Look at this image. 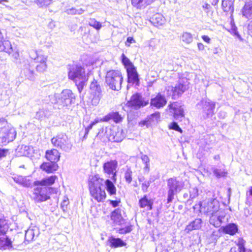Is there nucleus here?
<instances>
[{
	"label": "nucleus",
	"instance_id": "1",
	"mask_svg": "<svg viewBox=\"0 0 252 252\" xmlns=\"http://www.w3.org/2000/svg\"><path fill=\"white\" fill-rule=\"evenodd\" d=\"M105 181L98 175H95L90 178L89 186L90 193L97 202L102 201L106 197L103 188Z\"/></svg>",
	"mask_w": 252,
	"mask_h": 252
},
{
	"label": "nucleus",
	"instance_id": "2",
	"mask_svg": "<svg viewBox=\"0 0 252 252\" xmlns=\"http://www.w3.org/2000/svg\"><path fill=\"white\" fill-rule=\"evenodd\" d=\"M68 76L75 83L79 92L81 93L88 80L85 69L81 65H73L69 68Z\"/></svg>",
	"mask_w": 252,
	"mask_h": 252
},
{
	"label": "nucleus",
	"instance_id": "3",
	"mask_svg": "<svg viewBox=\"0 0 252 252\" xmlns=\"http://www.w3.org/2000/svg\"><path fill=\"white\" fill-rule=\"evenodd\" d=\"M220 206H199L200 211L206 210V213L211 215L210 218V223L216 227L220 226L222 222V219L225 217L226 213L221 209L219 208Z\"/></svg>",
	"mask_w": 252,
	"mask_h": 252
},
{
	"label": "nucleus",
	"instance_id": "4",
	"mask_svg": "<svg viewBox=\"0 0 252 252\" xmlns=\"http://www.w3.org/2000/svg\"><path fill=\"white\" fill-rule=\"evenodd\" d=\"M123 80V77L122 73L118 70H110L106 73L105 83L112 90H120Z\"/></svg>",
	"mask_w": 252,
	"mask_h": 252
},
{
	"label": "nucleus",
	"instance_id": "5",
	"mask_svg": "<svg viewBox=\"0 0 252 252\" xmlns=\"http://www.w3.org/2000/svg\"><path fill=\"white\" fill-rule=\"evenodd\" d=\"M168 188L167 203L172 202L174 195L180 192L184 188V183L176 178H169L167 181Z\"/></svg>",
	"mask_w": 252,
	"mask_h": 252
},
{
	"label": "nucleus",
	"instance_id": "6",
	"mask_svg": "<svg viewBox=\"0 0 252 252\" xmlns=\"http://www.w3.org/2000/svg\"><path fill=\"white\" fill-rule=\"evenodd\" d=\"M51 142L55 147L65 152H69L72 147V144L68 137L64 133H60L53 137L51 139Z\"/></svg>",
	"mask_w": 252,
	"mask_h": 252
},
{
	"label": "nucleus",
	"instance_id": "7",
	"mask_svg": "<svg viewBox=\"0 0 252 252\" xmlns=\"http://www.w3.org/2000/svg\"><path fill=\"white\" fill-rule=\"evenodd\" d=\"M16 136V132L13 127L8 126H4L0 130V146L5 145L13 141Z\"/></svg>",
	"mask_w": 252,
	"mask_h": 252
},
{
	"label": "nucleus",
	"instance_id": "8",
	"mask_svg": "<svg viewBox=\"0 0 252 252\" xmlns=\"http://www.w3.org/2000/svg\"><path fill=\"white\" fill-rule=\"evenodd\" d=\"M90 92L93 97L92 98V103L94 105H97L102 97V90L99 83L95 80L91 83Z\"/></svg>",
	"mask_w": 252,
	"mask_h": 252
},
{
	"label": "nucleus",
	"instance_id": "9",
	"mask_svg": "<svg viewBox=\"0 0 252 252\" xmlns=\"http://www.w3.org/2000/svg\"><path fill=\"white\" fill-rule=\"evenodd\" d=\"M198 108L202 109L203 116L209 118L212 116L215 108V104L209 100L202 99L197 104Z\"/></svg>",
	"mask_w": 252,
	"mask_h": 252
},
{
	"label": "nucleus",
	"instance_id": "10",
	"mask_svg": "<svg viewBox=\"0 0 252 252\" xmlns=\"http://www.w3.org/2000/svg\"><path fill=\"white\" fill-rule=\"evenodd\" d=\"M75 96L70 90L66 89L63 90L59 98L57 103L63 106H68L74 103Z\"/></svg>",
	"mask_w": 252,
	"mask_h": 252
},
{
	"label": "nucleus",
	"instance_id": "11",
	"mask_svg": "<svg viewBox=\"0 0 252 252\" xmlns=\"http://www.w3.org/2000/svg\"><path fill=\"white\" fill-rule=\"evenodd\" d=\"M148 103L149 100L138 93L133 94L130 100L127 102L128 106L133 107L135 109L144 107Z\"/></svg>",
	"mask_w": 252,
	"mask_h": 252
},
{
	"label": "nucleus",
	"instance_id": "12",
	"mask_svg": "<svg viewBox=\"0 0 252 252\" xmlns=\"http://www.w3.org/2000/svg\"><path fill=\"white\" fill-rule=\"evenodd\" d=\"M186 90V86L182 84L179 83L174 87L169 86L166 87V95L167 96H171L173 99H176L180 96Z\"/></svg>",
	"mask_w": 252,
	"mask_h": 252
},
{
	"label": "nucleus",
	"instance_id": "13",
	"mask_svg": "<svg viewBox=\"0 0 252 252\" xmlns=\"http://www.w3.org/2000/svg\"><path fill=\"white\" fill-rule=\"evenodd\" d=\"M118 162L116 160H111L105 162L103 165V169L104 173L109 175H112L111 179L114 183L116 182L117 168Z\"/></svg>",
	"mask_w": 252,
	"mask_h": 252
},
{
	"label": "nucleus",
	"instance_id": "14",
	"mask_svg": "<svg viewBox=\"0 0 252 252\" xmlns=\"http://www.w3.org/2000/svg\"><path fill=\"white\" fill-rule=\"evenodd\" d=\"M168 108L170 113L173 115V117L176 120L181 121L184 117V109L182 106L178 102H174L169 104Z\"/></svg>",
	"mask_w": 252,
	"mask_h": 252
},
{
	"label": "nucleus",
	"instance_id": "15",
	"mask_svg": "<svg viewBox=\"0 0 252 252\" xmlns=\"http://www.w3.org/2000/svg\"><path fill=\"white\" fill-rule=\"evenodd\" d=\"M167 100L165 94L161 93H158L155 97L151 99V106L157 109H160L164 107L167 104Z\"/></svg>",
	"mask_w": 252,
	"mask_h": 252
},
{
	"label": "nucleus",
	"instance_id": "16",
	"mask_svg": "<svg viewBox=\"0 0 252 252\" xmlns=\"http://www.w3.org/2000/svg\"><path fill=\"white\" fill-rule=\"evenodd\" d=\"M111 218L113 226H122L126 223L125 220L122 216L121 210L119 209H116L112 212Z\"/></svg>",
	"mask_w": 252,
	"mask_h": 252
},
{
	"label": "nucleus",
	"instance_id": "17",
	"mask_svg": "<svg viewBox=\"0 0 252 252\" xmlns=\"http://www.w3.org/2000/svg\"><path fill=\"white\" fill-rule=\"evenodd\" d=\"M128 82L129 83H135L138 85L139 82L138 74L137 72L136 69L134 65H130L126 68Z\"/></svg>",
	"mask_w": 252,
	"mask_h": 252
},
{
	"label": "nucleus",
	"instance_id": "18",
	"mask_svg": "<svg viewBox=\"0 0 252 252\" xmlns=\"http://www.w3.org/2000/svg\"><path fill=\"white\" fill-rule=\"evenodd\" d=\"M45 187H37L34 189V192L33 193L34 196L33 197L35 203L40 201H45L47 199V196L45 194L46 190Z\"/></svg>",
	"mask_w": 252,
	"mask_h": 252
},
{
	"label": "nucleus",
	"instance_id": "19",
	"mask_svg": "<svg viewBox=\"0 0 252 252\" xmlns=\"http://www.w3.org/2000/svg\"><path fill=\"white\" fill-rule=\"evenodd\" d=\"M108 245L112 248H116L126 246V243L122 240L121 238H115L111 236L107 241Z\"/></svg>",
	"mask_w": 252,
	"mask_h": 252
},
{
	"label": "nucleus",
	"instance_id": "20",
	"mask_svg": "<svg viewBox=\"0 0 252 252\" xmlns=\"http://www.w3.org/2000/svg\"><path fill=\"white\" fill-rule=\"evenodd\" d=\"M238 230V226L235 223H229L227 225L221 226L219 231L223 232L224 233L228 234L230 235H233L237 232Z\"/></svg>",
	"mask_w": 252,
	"mask_h": 252
},
{
	"label": "nucleus",
	"instance_id": "21",
	"mask_svg": "<svg viewBox=\"0 0 252 252\" xmlns=\"http://www.w3.org/2000/svg\"><path fill=\"white\" fill-rule=\"evenodd\" d=\"M60 154L56 149H53L50 151H47L46 152V158L51 162L57 163L60 159Z\"/></svg>",
	"mask_w": 252,
	"mask_h": 252
},
{
	"label": "nucleus",
	"instance_id": "22",
	"mask_svg": "<svg viewBox=\"0 0 252 252\" xmlns=\"http://www.w3.org/2000/svg\"><path fill=\"white\" fill-rule=\"evenodd\" d=\"M160 117V114L159 112H156L151 114L149 118L145 120L142 121L139 123V126L142 127L146 126L148 127L151 124V122L157 121Z\"/></svg>",
	"mask_w": 252,
	"mask_h": 252
},
{
	"label": "nucleus",
	"instance_id": "23",
	"mask_svg": "<svg viewBox=\"0 0 252 252\" xmlns=\"http://www.w3.org/2000/svg\"><path fill=\"white\" fill-rule=\"evenodd\" d=\"M13 180L15 182L22 185L24 187H30L32 184V179L30 176H17L13 177Z\"/></svg>",
	"mask_w": 252,
	"mask_h": 252
},
{
	"label": "nucleus",
	"instance_id": "24",
	"mask_svg": "<svg viewBox=\"0 0 252 252\" xmlns=\"http://www.w3.org/2000/svg\"><path fill=\"white\" fill-rule=\"evenodd\" d=\"M201 223L202 220L200 219H196L186 226L185 231L189 233L193 230L199 229L201 227Z\"/></svg>",
	"mask_w": 252,
	"mask_h": 252
},
{
	"label": "nucleus",
	"instance_id": "25",
	"mask_svg": "<svg viewBox=\"0 0 252 252\" xmlns=\"http://www.w3.org/2000/svg\"><path fill=\"white\" fill-rule=\"evenodd\" d=\"M0 249L6 250L12 247V242L5 235V234L0 235Z\"/></svg>",
	"mask_w": 252,
	"mask_h": 252
},
{
	"label": "nucleus",
	"instance_id": "26",
	"mask_svg": "<svg viewBox=\"0 0 252 252\" xmlns=\"http://www.w3.org/2000/svg\"><path fill=\"white\" fill-rule=\"evenodd\" d=\"M56 179V176H51L49 177H47L43 179L41 181H37L34 182V186H49L53 184L55 182V179Z\"/></svg>",
	"mask_w": 252,
	"mask_h": 252
},
{
	"label": "nucleus",
	"instance_id": "27",
	"mask_svg": "<svg viewBox=\"0 0 252 252\" xmlns=\"http://www.w3.org/2000/svg\"><path fill=\"white\" fill-rule=\"evenodd\" d=\"M243 16L249 19H252V1L246 2L242 9Z\"/></svg>",
	"mask_w": 252,
	"mask_h": 252
},
{
	"label": "nucleus",
	"instance_id": "28",
	"mask_svg": "<svg viewBox=\"0 0 252 252\" xmlns=\"http://www.w3.org/2000/svg\"><path fill=\"white\" fill-rule=\"evenodd\" d=\"M155 0H131L132 5L137 8H143L151 4Z\"/></svg>",
	"mask_w": 252,
	"mask_h": 252
},
{
	"label": "nucleus",
	"instance_id": "29",
	"mask_svg": "<svg viewBox=\"0 0 252 252\" xmlns=\"http://www.w3.org/2000/svg\"><path fill=\"white\" fill-rule=\"evenodd\" d=\"M214 175L217 179L226 177L228 174L226 170L223 168H218L216 167L213 166L211 169Z\"/></svg>",
	"mask_w": 252,
	"mask_h": 252
},
{
	"label": "nucleus",
	"instance_id": "30",
	"mask_svg": "<svg viewBox=\"0 0 252 252\" xmlns=\"http://www.w3.org/2000/svg\"><path fill=\"white\" fill-rule=\"evenodd\" d=\"M58 164L56 163L45 162L40 165V168L47 173H52L57 170Z\"/></svg>",
	"mask_w": 252,
	"mask_h": 252
},
{
	"label": "nucleus",
	"instance_id": "31",
	"mask_svg": "<svg viewBox=\"0 0 252 252\" xmlns=\"http://www.w3.org/2000/svg\"><path fill=\"white\" fill-rule=\"evenodd\" d=\"M233 0H223L221 6L224 12H230L232 14L234 11Z\"/></svg>",
	"mask_w": 252,
	"mask_h": 252
},
{
	"label": "nucleus",
	"instance_id": "32",
	"mask_svg": "<svg viewBox=\"0 0 252 252\" xmlns=\"http://www.w3.org/2000/svg\"><path fill=\"white\" fill-rule=\"evenodd\" d=\"M165 19L163 16L159 13L154 15L151 18V22L155 26H161L164 23Z\"/></svg>",
	"mask_w": 252,
	"mask_h": 252
},
{
	"label": "nucleus",
	"instance_id": "33",
	"mask_svg": "<svg viewBox=\"0 0 252 252\" xmlns=\"http://www.w3.org/2000/svg\"><path fill=\"white\" fill-rule=\"evenodd\" d=\"M114 183L113 181L112 182L109 179H107L104 182L105 189L111 195H115L116 193V188L114 184Z\"/></svg>",
	"mask_w": 252,
	"mask_h": 252
},
{
	"label": "nucleus",
	"instance_id": "34",
	"mask_svg": "<svg viewBox=\"0 0 252 252\" xmlns=\"http://www.w3.org/2000/svg\"><path fill=\"white\" fill-rule=\"evenodd\" d=\"M122 118L118 112L110 113L104 117L103 121L108 122L110 120H113L116 123H118L121 121Z\"/></svg>",
	"mask_w": 252,
	"mask_h": 252
},
{
	"label": "nucleus",
	"instance_id": "35",
	"mask_svg": "<svg viewBox=\"0 0 252 252\" xmlns=\"http://www.w3.org/2000/svg\"><path fill=\"white\" fill-rule=\"evenodd\" d=\"M8 228L7 222L3 215L0 214V235L5 234Z\"/></svg>",
	"mask_w": 252,
	"mask_h": 252
},
{
	"label": "nucleus",
	"instance_id": "36",
	"mask_svg": "<svg viewBox=\"0 0 252 252\" xmlns=\"http://www.w3.org/2000/svg\"><path fill=\"white\" fill-rule=\"evenodd\" d=\"M123 137L121 131H118L115 132L113 131V134L110 135L109 140L115 142H120L122 141Z\"/></svg>",
	"mask_w": 252,
	"mask_h": 252
},
{
	"label": "nucleus",
	"instance_id": "37",
	"mask_svg": "<svg viewBox=\"0 0 252 252\" xmlns=\"http://www.w3.org/2000/svg\"><path fill=\"white\" fill-rule=\"evenodd\" d=\"M35 53L36 56L34 58L35 63H46L47 57L43 55L41 51H36Z\"/></svg>",
	"mask_w": 252,
	"mask_h": 252
},
{
	"label": "nucleus",
	"instance_id": "38",
	"mask_svg": "<svg viewBox=\"0 0 252 252\" xmlns=\"http://www.w3.org/2000/svg\"><path fill=\"white\" fill-rule=\"evenodd\" d=\"M181 39L185 43L189 44L193 41V37L190 33L184 32L181 36Z\"/></svg>",
	"mask_w": 252,
	"mask_h": 252
},
{
	"label": "nucleus",
	"instance_id": "39",
	"mask_svg": "<svg viewBox=\"0 0 252 252\" xmlns=\"http://www.w3.org/2000/svg\"><path fill=\"white\" fill-rule=\"evenodd\" d=\"M132 225L129 224L125 226L124 227H121L120 228H114V229L116 231V232L119 233V234H125L128 233L132 231Z\"/></svg>",
	"mask_w": 252,
	"mask_h": 252
},
{
	"label": "nucleus",
	"instance_id": "40",
	"mask_svg": "<svg viewBox=\"0 0 252 252\" xmlns=\"http://www.w3.org/2000/svg\"><path fill=\"white\" fill-rule=\"evenodd\" d=\"M141 159L142 162L145 164V166L143 168L144 170L147 172H149L150 170V159L149 157L147 155L142 154Z\"/></svg>",
	"mask_w": 252,
	"mask_h": 252
},
{
	"label": "nucleus",
	"instance_id": "41",
	"mask_svg": "<svg viewBox=\"0 0 252 252\" xmlns=\"http://www.w3.org/2000/svg\"><path fill=\"white\" fill-rule=\"evenodd\" d=\"M88 24L90 26L93 27L97 31L99 30L102 27L101 24L94 18H90L89 20Z\"/></svg>",
	"mask_w": 252,
	"mask_h": 252
},
{
	"label": "nucleus",
	"instance_id": "42",
	"mask_svg": "<svg viewBox=\"0 0 252 252\" xmlns=\"http://www.w3.org/2000/svg\"><path fill=\"white\" fill-rule=\"evenodd\" d=\"M3 48H1L4 52L8 53L9 54H12L14 51V49L12 48L11 44L8 41H4L2 43Z\"/></svg>",
	"mask_w": 252,
	"mask_h": 252
},
{
	"label": "nucleus",
	"instance_id": "43",
	"mask_svg": "<svg viewBox=\"0 0 252 252\" xmlns=\"http://www.w3.org/2000/svg\"><path fill=\"white\" fill-rule=\"evenodd\" d=\"M99 122V120L98 118L95 119L94 121L91 123V124L85 128V133L84 135V137H85L88 135L90 130H91L93 126L96 125L97 123H98Z\"/></svg>",
	"mask_w": 252,
	"mask_h": 252
},
{
	"label": "nucleus",
	"instance_id": "44",
	"mask_svg": "<svg viewBox=\"0 0 252 252\" xmlns=\"http://www.w3.org/2000/svg\"><path fill=\"white\" fill-rule=\"evenodd\" d=\"M36 70L40 73L44 72L47 68L46 63H38L35 66Z\"/></svg>",
	"mask_w": 252,
	"mask_h": 252
},
{
	"label": "nucleus",
	"instance_id": "45",
	"mask_svg": "<svg viewBox=\"0 0 252 252\" xmlns=\"http://www.w3.org/2000/svg\"><path fill=\"white\" fill-rule=\"evenodd\" d=\"M121 57L122 63L126 66V68L128 67H130V65H133V64L130 62V60L124 54L122 55Z\"/></svg>",
	"mask_w": 252,
	"mask_h": 252
},
{
	"label": "nucleus",
	"instance_id": "46",
	"mask_svg": "<svg viewBox=\"0 0 252 252\" xmlns=\"http://www.w3.org/2000/svg\"><path fill=\"white\" fill-rule=\"evenodd\" d=\"M132 173L131 170L129 169L125 173V178L128 184H130L132 181Z\"/></svg>",
	"mask_w": 252,
	"mask_h": 252
},
{
	"label": "nucleus",
	"instance_id": "47",
	"mask_svg": "<svg viewBox=\"0 0 252 252\" xmlns=\"http://www.w3.org/2000/svg\"><path fill=\"white\" fill-rule=\"evenodd\" d=\"M153 203L151 200L149 199L146 195L139 200V205H152Z\"/></svg>",
	"mask_w": 252,
	"mask_h": 252
},
{
	"label": "nucleus",
	"instance_id": "48",
	"mask_svg": "<svg viewBox=\"0 0 252 252\" xmlns=\"http://www.w3.org/2000/svg\"><path fill=\"white\" fill-rule=\"evenodd\" d=\"M52 0H35V2L39 6H47L49 5Z\"/></svg>",
	"mask_w": 252,
	"mask_h": 252
},
{
	"label": "nucleus",
	"instance_id": "49",
	"mask_svg": "<svg viewBox=\"0 0 252 252\" xmlns=\"http://www.w3.org/2000/svg\"><path fill=\"white\" fill-rule=\"evenodd\" d=\"M169 128L170 129L175 130L176 131H179L180 133H182L183 130L180 127L179 125L176 122H173L169 125Z\"/></svg>",
	"mask_w": 252,
	"mask_h": 252
},
{
	"label": "nucleus",
	"instance_id": "50",
	"mask_svg": "<svg viewBox=\"0 0 252 252\" xmlns=\"http://www.w3.org/2000/svg\"><path fill=\"white\" fill-rule=\"evenodd\" d=\"M151 183V181H145L144 183L142 184V190L144 192L147 191V189L148 187H149L150 184Z\"/></svg>",
	"mask_w": 252,
	"mask_h": 252
},
{
	"label": "nucleus",
	"instance_id": "51",
	"mask_svg": "<svg viewBox=\"0 0 252 252\" xmlns=\"http://www.w3.org/2000/svg\"><path fill=\"white\" fill-rule=\"evenodd\" d=\"M245 241L242 238H239L237 242V245L239 247V250L245 247Z\"/></svg>",
	"mask_w": 252,
	"mask_h": 252
},
{
	"label": "nucleus",
	"instance_id": "52",
	"mask_svg": "<svg viewBox=\"0 0 252 252\" xmlns=\"http://www.w3.org/2000/svg\"><path fill=\"white\" fill-rule=\"evenodd\" d=\"M65 12L69 15H76L77 14V9L72 7L71 8L66 9Z\"/></svg>",
	"mask_w": 252,
	"mask_h": 252
},
{
	"label": "nucleus",
	"instance_id": "53",
	"mask_svg": "<svg viewBox=\"0 0 252 252\" xmlns=\"http://www.w3.org/2000/svg\"><path fill=\"white\" fill-rule=\"evenodd\" d=\"M190 197L194 198L198 195V189L196 188H192L190 191Z\"/></svg>",
	"mask_w": 252,
	"mask_h": 252
},
{
	"label": "nucleus",
	"instance_id": "54",
	"mask_svg": "<svg viewBox=\"0 0 252 252\" xmlns=\"http://www.w3.org/2000/svg\"><path fill=\"white\" fill-rule=\"evenodd\" d=\"M12 57L15 60H17L19 57V54L16 48L14 49V51L12 52Z\"/></svg>",
	"mask_w": 252,
	"mask_h": 252
},
{
	"label": "nucleus",
	"instance_id": "55",
	"mask_svg": "<svg viewBox=\"0 0 252 252\" xmlns=\"http://www.w3.org/2000/svg\"><path fill=\"white\" fill-rule=\"evenodd\" d=\"M8 150L0 148V158L5 157L7 154Z\"/></svg>",
	"mask_w": 252,
	"mask_h": 252
},
{
	"label": "nucleus",
	"instance_id": "56",
	"mask_svg": "<svg viewBox=\"0 0 252 252\" xmlns=\"http://www.w3.org/2000/svg\"><path fill=\"white\" fill-rule=\"evenodd\" d=\"M232 32L235 35H236L238 38L240 39L241 36L237 31V28L235 26L232 27L231 29Z\"/></svg>",
	"mask_w": 252,
	"mask_h": 252
},
{
	"label": "nucleus",
	"instance_id": "57",
	"mask_svg": "<svg viewBox=\"0 0 252 252\" xmlns=\"http://www.w3.org/2000/svg\"><path fill=\"white\" fill-rule=\"evenodd\" d=\"M133 42H135V40L133 39V38L131 37H128L127 38L126 42V45L127 46H130V44L132 43Z\"/></svg>",
	"mask_w": 252,
	"mask_h": 252
},
{
	"label": "nucleus",
	"instance_id": "58",
	"mask_svg": "<svg viewBox=\"0 0 252 252\" xmlns=\"http://www.w3.org/2000/svg\"><path fill=\"white\" fill-rule=\"evenodd\" d=\"M56 27L55 22L52 20L48 24V27L50 29H53Z\"/></svg>",
	"mask_w": 252,
	"mask_h": 252
},
{
	"label": "nucleus",
	"instance_id": "59",
	"mask_svg": "<svg viewBox=\"0 0 252 252\" xmlns=\"http://www.w3.org/2000/svg\"><path fill=\"white\" fill-rule=\"evenodd\" d=\"M201 37L205 42H207V43H210L211 39L209 36L204 35H202Z\"/></svg>",
	"mask_w": 252,
	"mask_h": 252
},
{
	"label": "nucleus",
	"instance_id": "60",
	"mask_svg": "<svg viewBox=\"0 0 252 252\" xmlns=\"http://www.w3.org/2000/svg\"><path fill=\"white\" fill-rule=\"evenodd\" d=\"M198 48L199 50H203L204 49V46L201 43H199L197 44Z\"/></svg>",
	"mask_w": 252,
	"mask_h": 252
},
{
	"label": "nucleus",
	"instance_id": "61",
	"mask_svg": "<svg viewBox=\"0 0 252 252\" xmlns=\"http://www.w3.org/2000/svg\"><path fill=\"white\" fill-rule=\"evenodd\" d=\"M84 11H85V10L81 8L77 9V14L81 15L82 13H83Z\"/></svg>",
	"mask_w": 252,
	"mask_h": 252
},
{
	"label": "nucleus",
	"instance_id": "62",
	"mask_svg": "<svg viewBox=\"0 0 252 252\" xmlns=\"http://www.w3.org/2000/svg\"><path fill=\"white\" fill-rule=\"evenodd\" d=\"M204 9H209L211 8V5L208 3H205L202 6Z\"/></svg>",
	"mask_w": 252,
	"mask_h": 252
},
{
	"label": "nucleus",
	"instance_id": "63",
	"mask_svg": "<svg viewBox=\"0 0 252 252\" xmlns=\"http://www.w3.org/2000/svg\"><path fill=\"white\" fill-rule=\"evenodd\" d=\"M210 203L213 205H217L218 203V201L216 199H212Z\"/></svg>",
	"mask_w": 252,
	"mask_h": 252
},
{
	"label": "nucleus",
	"instance_id": "64",
	"mask_svg": "<svg viewBox=\"0 0 252 252\" xmlns=\"http://www.w3.org/2000/svg\"><path fill=\"white\" fill-rule=\"evenodd\" d=\"M239 251L240 252H251V251L250 250L246 249L245 247L240 250Z\"/></svg>",
	"mask_w": 252,
	"mask_h": 252
}]
</instances>
